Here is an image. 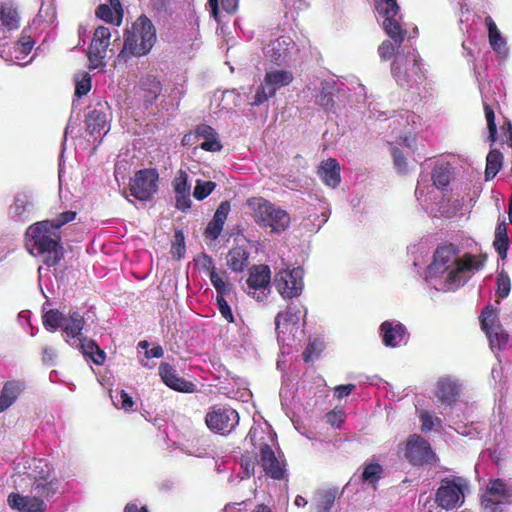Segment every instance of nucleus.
<instances>
[{
    "label": "nucleus",
    "mask_w": 512,
    "mask_h": 512,
    "mask_svg": "<svg viewBox=\"0 0 512 512\" xmlns=\"http://www.w3.org/2000/svg\"><path fill=\"white\" fill-rule=\"evenodd\" d=\"M92 87L91 75L85 72L75 84V96L81 98L89 93Z\"/></svg>",
    "instance_id": "obj_50"
},
{
    "label": "nucleus",
    "mask_w": 512,
    "mask_h": 512,
    "mask_svg": "<svg viewBox=\"0 0 512 512\" xmlns=\"http://www.w3.org/2000/svg\"><path fill=\"white\" fill-rule=\"evenodd\" d=\"M396 47L395 43L393 44L389 40H384L378 47V54L381 60H390L396 53Z\"/></svg>",
    "instance_id": "obj_54"
},
{
    "label": "nucleus",
    "mask_w": 512,
    "mask_h": 512,
    "mask_svg": "<svg viewBox=\"0 0 512 512\" xmlns=\"http://www.w3.org/2000/svg\"><path fill=\"white\" fill-rule=\"evenodd\" d=\"M404 457L413 466L430 465L437 461V456L430 443L418 434L408 437L404 449Z\"/></svg>",
    "instance_id": "obj_9"
},
{
    "label": "nucleus",
    "mask_w": 512,
    "mask_h": 512,
    "mask_svg": "<svg viewBox=\"0 0 512 512\" xmlns=\"http://www.w3.org/2000/svg\"><path fill=\"white\" fill-rule=\"evenodd\" d=\"M216 290V305L221 314V316L228 322L234 323V315L232 313L231 307L225 299V295L230 293L232 290V283L229 281H216L215 286H213Z\"/></svg>",
    "instance_id": "obj_25"
},
{
    "label": "nucleus",
    "mask_w": 512,
    "mask_h": 512,
    "mask_svg": "<svg viewBox=\"0 0 512 512\" xmlns=\"http://www.w3.org/2000/svg\"><path fill=\"white\" fill-rule=\"evenodd\" d=\"M461 498H463L461 484L457 483L455 479L444 478L435 495L438 506L446 510H452L463 502Z\"/></svg>",
    "instance_id": "obj_13"
},
{
    "label": "nucleus",
    "mask_w": 512,
    "mask_h": 512,
    "mask_svg": "<svg viewBox=\"0 0 512 512\" xmlns=\"http://www.w3.org/2000/svg\"><path fill=\"white\" fill-rule=\"evenodd\" d=\"M205 423L212 432L227 434L238 425L239 414L228 405H214L206 413Z\"/></svg>",
    "instance_id": "obj_7"
},
{
    "label": "nucleus",
    "mask_w": 512,
    "mask_h": 512,
    "mask_svg": "<svg viewBox=\"0 0 512 512\" xmlns=\"http://www.w3.org/2000/svg\"><path fill=\"white\" fill-rule=\"evenodd\" d=\"M139 85L144 93L146 104L152 105L156 102L162 92V84L154 75H145L140 78Z\"/></svg>",
    "instance_id": "obj_28"
},
{
    "label": "nucleus",
    "mask_w": 512,
    "mask_h": 512,
    "mask_svg": "<svg viewBox=\"0 0 512 512\" xmlns=\"http://www.w3.org/2000/svg\"><path fill=\"white\" fill-rule=\"evenodd\" d=\"M159 174L154 168L138 170L130 179V194L137 200H151L158 190Z\"/></svg>",
    "instance_id": "obj_8"
},
{
    "label": "nucleus",
    "mask_w": 512,
    "mask_h": 512,
    "mask_svg": "<svg viewBox=\"0 0 512 512\" xmlns=\"http://www.w3.org/2000/svg\"><path fill=\"white\" fill-rule=\"evenodd\" d=\"M391 72L396 82L404 88L417 86L426 79L421 59L416 55L411 59L408 56H396L391 65Z\"/></svg>",
    "instance_id": "obj_6"
},
{
    "label": "nucleus",
    "mask_w": 512,
    "mask_h": 512,
    "mask_svg": "<svg viewBox=\"0 0 512 512\" xmlns=\"http://www.w3.org/2000/svg\"><path fill=\"white\" fill-rule=\"evenodd\" d=\"M157 40L156 28L144 14L140 15L129 29L124 32L123 48L118 54V60L125 61L131 57L147 55Z\"/></svg>",
    "instance_id": "obj_3"
},
{
    "label": "nucleus",
    "mask_w": 512,
    "mask_h": 512,
    "mask_svg": "<svg viewBox=\"0 0 512 512\" xmlns=\"http://www.w3.org/2000/svg\"><path fill=\"white\" fill-rule=\"evenodd\" d=\"M316 103L325 109L334 106L333 94L326 88H322L316 96Z\"/></svg>",
    "instance_id": "obj_57"
},
{
    "label": "nucleus",
    "mask_w": 512,
    "mask_h": 512,
    "mask_svg": "<svg viewBox=\"0 0 512 512\" xmlns=\"http://www.w3.org/2000/svg\"><path fill=\"white\" fill-rule=\"evenodd\" d=\"M247 206L255 222L261 227L270 228L272 233L280 234L290 225L289 214L263 197L249 198Z\"/></svg>",
    "instance_id": "obj_4"
},
{
    "label": "nucleus",
    "mask_w": 512,
    "mask_h": 512,
    "mask_svg": "<svg viewBox=\"0 0 512 512\" xmlns=\"http://www.w3.org/2000/svg\"><path fill=\"white\" fill-rule=\"evenodd\" d=\"M30 239L27 246L36 250L43 258V263L49 267L56 266L64 257L60 232L49 226L48 222L40 221L31 225L27 230Z\"/></svg>",
    "instance_id": "obj_2"
},
{
    "label": "nucleus",
    "mask_w": 512,
    "mask_h": 512,
    "mask_svg": "<svg viewBox=\"0 0 512 512\" xmlns=\"http://www.w3.org/2000/svg\"><path fill=\"white\" fill-rule=\"evenodd\" d=\"M391 155L393 158L394 166L398 172L405 173L407 171V161L403 152L399 148L393 147L391 149Z\"/></svg>",
    "instance_id": "obj_55"
},
{
    "label": "nucleus",
    "mask_w": 512,
    "mask_h": 512,
    "mask_svg": "<svg viewBox=\"0 0 512 512\" xmlns=\"http://www.w3.org/2000/svg\"><path fill=\"white\" fill-rule=\"evenodd\" d=\"M77 213L75 211H65L60 213L56 218L51 220H44L49 223V226L58 231L65 224L75 220Z\"/></svg>",
    "instance_id": "obj_48"
},
{
    "label": "nucleus",
    "mask_w": 512,
    "mask_h": 512,
    "mask_svg": "<svg viewBox=\"0 0 512 512\" xmlns=\"http://www.w3.org/2000/svg\"><path fill=\"white\" fill-rule=\"evenodd\" d=\"M216 188V183L213 181L197 180L194 187L193 196L197 200H204Z\"/></svg>",
    "instance_id": "obj_45"
},
{
    "label": "nucleus",
    "mask_w": 512,
    "mask_h": 512,
    "mask_svg": "<svg viewBox=\"0 0 512 512\" xmlns=\"http://www.w3.org/2000/svg\"><path fill=\"white\" fill-rule=\"evenodd\" d=\"M503 156L499 150H491L486 157L485 179L492 180L502 167Z\"/></svg>",
    "instance_id": "obj_38"
},
{
    "label": "nucleus",
    "mask_w": 512,
    "mask_h": 512,
    "mask_svg": "<svg viewBox=\"0 0 512 512\" xmlns=\"http://www.w3.org/2000/svg\"><path fill=\"white\" fill-rule=\"evenodd\" d=\"M195 134L204 138L200 147L204 151L218 152L222 149V144L217 137V133L213 127L207 124H200L195 129Z\"/></svg>",
    "instance_id": "obj_27"
},
{
    "label": "nucleus",
    "mask_w": 512,
    "mask_h": 512,
    "mask_svg": "<svg viewBox=\"0 0 512 512\" xmlns=\"http://www.w3.org/2000/svg\"><path fill=\"white\" fill-rule=\"evenodd\" d=\"M79 347L82 353L89 357L96 365H102L105 362L106 354L98 346L96 341L80 336Z\"/></svg>",
    "instance_id": "obj_31"
},
{
    "label": "nucleus",
    "mask_w": 512,
    "mask_h": 512,
    "mask_svg": "<svg viewBox=\"0 0 512 512\" xmlns=\"http://www.w3.org/2000/svg\"><path fill=\"white\" fill-rule=\"evenodd\" d=\"M458 254L459 248L455 244H441L436 248L429 266L431 274H442L449 270L445 283L450 289L464 285L467 281L466 274L481 270L486 261V255L464 253L459 258Z\"/></svg>",
    "instance_id": "obj_1"
},
{
    "label": "nucleus",
    "mask_w": 512,
    "mask_h": 512,
    "mask_svg": "<svg viewBox=\"0 0 512 512\" xmlns=\"http://www.w3.org/2000/svg\"><path fill=\"white\" fill-rule=\"evenodd\" d=\"M346 418L342 408H334L326 414V421L332 427L339 428Z\"/></svg>",
    "instance_id": "obj_52"
},
{
    "label": "nucleus",
    "mask_w": 512,
    "mask_h": 512,
    "mask_svg": "<svg viewBox=\"0 0 512 512\" xmlns=\"http://www.w3.org/2000/svg\"><path fill=\"white\" fill-rule=\"evenodd\" d=\"M199 262L201 264V267L205 271L209 272V278L213 286H215L216 281H227V272L222 271L221 273H218L216 271L214 261L210 255L203 252L199 258Z\"/></svg>",
    "instance_id": "obj_39"
},
{
    "label": "nucleus",
    "mask_w": 512,
    "mask_h": 512,
    "mask_svg": "<svg viewBox=\"0 0 512 512\" xmlns=\"http://www.w3.org/2000/svg\"><path fill=\"white\" fill-rule=\"evenodd\" d=\"M483 107L489 130V138L492 142H494L497 139V125L495 123V113L493 108L489 104L484 103Z\"/></svg>",
    "instance_id": "obj_49"
},
{
    "label": "nucleus",
    "mask_w": 512,
    "mask_h": 512,
    "mask_svg": "<svg viewBox=\"0 0 512 512\" xmlns=\"http://www.w3.org/2000/svg\"><path fill=\"white\" fill-rule=\"evenodd\" d=\"M510 497H512V489L498 478L488 483L482 504L485 508H492V506L504 503Z\"/></svg>",
    "instance_id": "obj_17"
},
{
    "label": "nucleus",
    "mask_w": 512,
    "mask_h": 512,
    "mask_svg": "<svg viewBox=\"0 0 512 512\" xmlns=\"http://www.w3.org/2000/svg\"><path fill=\"white\" fill-rule=\"evenodd\" d=\"M20 14L16 5L12 2L0 3V38H5L6 34L17 30L20 27Z\"/></svg>",
    "instance_id": "obj_20"
},
{
    "label": "nucleus",
    "mask_w": 512,
    "mask_h": 512,
    "mask_svg": "<svg viewBox=\"0 0 512 512\" xmlns=\"http://www.w3.org/2000/svg\"><path fill=\"white\" fill-rule=\"evenodd\" d=\"M42 322L46 330L55 332L61 329L66 335V342L71 338L80 339L85 326V319L78 311L70 310L67 315L58 309H50L44 312Z\"/></svg>",
    "instance_id": "obj_5"
},
{
    "label": "nucleus",
    "mask_w": 512,
    "mask_h": 512,
    "mask_svg": "<svg viewBox=\"0 0 512 512\" xmlns=\"http://www.w3.org/2000/svg\"><path fill=\"white\" fill-rule=\"evenodd\" d=\"M482 330L490 340L491 346L501 348L508 341V336L504 333L499 324L496 309L492 306H486L479 317Z\"/></svg>",
    "instance_id": "obj_12"
},
{
    "label": "nucleus",
    "mask_w": 512,
    "mask_h": 512,
    "mask_svg": "<svg viewBox=\"0 0 512 512\" xmlns=\"http://www.w3.org/2000/svg\"><path fill=\"white\" fill-rule=\"evenodd\" d=\"M356 388L355 384H347V385H338L334 387V397L337 399H342L344 397L349 396Z\"/></svg>",
    "instance_id": "obj_60"
},
{
    "label": "nucleus",
    "mask_w": 512,
    "mask_h": 512,
    "mask_svg": "<svg viewBox=\"0 0 512 512\" xmlns=\"http://www.w3.org/2000/svg\"><path fill=\"white\" fill-rule=\"evenodd\" d=\"M59 489V483L55 477L42 478L34 480L31 486V491L39 498L43 497L49 499L53 497Z\"/></svg>",
    "instance_id": "obj_32"
},
{
    "label": "nucleus",
    "mask_w": 512,
    "mask_h": 512,
    "mask_svg": "<svg viewBox=\"0 0 512 512\" xmlns=\"http://www.w3.org/2000/svg\"><path fill=\"white\" fill-rule=\"evenodd\" d=\"M186 252L185 237L182 231H176L171 247V254L176 260H181Z\"/></svg>",
    "instance_id": "obj_46"
},
{
    "label": "nucleus",
    "mask_w": 512,
    "mask_h": 512,
    "mask_svg": "<svg viewBox=\"0 0 512 512\" xmlns=\"http://www.w3.org/2000/svg\"><path fill=\"white\" fill-rule=\"evenodd\" d=\"M509 244L510 241L507 234V224L503 221L498 223L496 226L495 237L493 241V247L502 260L507 258Z\"/></svg>",
    "instance_id": "obj_34"
},
{
    "label": "nucleus",
    "mask_w": 512,
    "mask_h": 512,
    "mask_svg": "<svg viewBox=\"0 0 512 512\" xmlns=\"http://www.w3.org/2000/svg\"><path fill=\"white\" fill-rule=\"evenodd\" d=\"M340 165L334 158L323 161L318 168L317 174L323 183L331 188H336L341 182Z\"/></svg>",
    "instance_id": "obj_24"
},
{
    "label": "nucleus",
    "mask_w": 512,
    "mask_h": 512,
    "mask_svg": "<svg viewBox=\"0 0 512 512\" xmlns=\"http://www.w3.org/2000/svg\"><path fill=\"white\" fill-rule=\"evenodd\" d=\"M383 472L384 469L379 463L366 464L362 472V480L374 485L381 479Z\"/></svg>",
    "instance_id": "obj_42"
},
{
    "label": "nucleus",
    "mask_w": 512,
    "mask_h": 512,
    "mask_svg": "<svg viewBox=\"0 0 512 512\" xmlns=\"http://www.w3.org/2000/svg\"><path fill=\"white\" fill-rule=\"evenodd\" d=\"M496 285V295L500 298L508 297L511 290V280L506 271L502 270L498 273Z\"/></svg>",
    "instance_id": "obj_44"
},
{
    "label": "nucleus",
    "mask_w": 512,
    "mask_h": 512,
    "mask_svg": "<svg viewBox=\"0 0 512 512\" xmlns=\"http://www.w3.org/2000/svg\"><path fill=\"white\" fill-rule=\"evenodd\" d=\"M56 358V352L51 347H45L42 352V361L47 365H53Z\"/></svg>",
    "instance_id": "obj_64"
},
{
    "label": "nucleus",
    "mask_w": 512,
    "mask_h": 512,
    "mask_svg": "<svg viewBox=\"0 0 512 512\" xmlns=\"http://www.w3.org/2000/svg\"><path fill=\"white\" fill-rule=\"evenodd\" d=\"M27 32L26 28L23 29L21 37L18 40L20 51L24 54H29L35 45V41Z\"/></svg>",
    "instance_id": "obj_58"
},
{
    "label": "nucleus",
    "mask_w": 512,
    "mask_h": 512,
    "mask_svg": "<svg viewBox=\"0 0 512 512\" xmlns=\"http://www.w3.org/2000/svg\"><path fill=\"white\" fill-rule=\"evenodd\" d=\"M172 185H173V189H174V192L175 194H187V193H190V188H191V185L188 181V174L186 171L180 169L173 182H172Z\"/></svg>",
    "instance_id": "obj_43"
},
{
    "label": "nucleus",
    "mask_w": 512,
    "mask_h": 512,
    "mask_svg": "<svg viewBox=\"0 0 512 512\" xmlns=\"http://www.w3.org/2000/svg\"><path fill=\"white\" fill-rule=\"evenodd\" d=\"M419 419L421 422V430L422 432H430L435 425L440 426L442 423V420L438 417H433L429 411L422 410L419 413Z\"/></svg>",
    "instance_id": "obj_47"
},
{
    "label": "nucleus",
    "mask_w": 512,
    "mask_h": 512,
    "mask_svg": "<svg viewBox=\"0 0 512 512\" xmlns=\"http://www.w3.org/2000/svg\"><path fill=\"white\" fill-rule=\"evenodd\" d=\"M303 276L301 267L281 269L274 279L276 290L285 299L299 296L304 288Z\"/></svg>",
    "instance_id": "obj_11"
},
{
    "label": "nucleus",
    "mask_w": 512,
    "mask_h": 512,
    "mask_svg": "<svg viewBox=\"0 0 512 512\" xmlns=\"http://www.w3.org/2000/svg\"><path fill=\"white\" fill-rule=\"evenodd\" d=\"M382 342L386 347H398L408 336L406 327L400 322L384 321L380 325Z\"/></svg>",
    "instance_id": "obj_19"
},
{
    "label": "nucleus",
    "mask_w": 512,
    "mask_h": 512,
    "mask_svg": "<svg viewBox=\"0 0 512 512\" xmlns=\"http://www.w3.org/2000/svg\"><path fill=\"white\" fill-rule=\"evenodd\" d=\"M8 504L12 509L21 512H44L46 509L45 502L35 496H22L18 493H10L8 495Z\"/></svg>",
    "instance_id": "obj_21"
},
{
    "label": "nucleus",
    "mask_w": 512,
    "mask_h": 512,
    "mask_svg": "<svg viewBox=\"0 0 512 512\" xmlns=\"http://www.w3.org/2000/svg\"><path fill=\"white\" fill-rule=\"evenodd\" d=\"M459 395L458 385L450 379H440L437 383L436 396L444 404H452Z\"/></svg>",
    "instance_id": "obj_30"
},
{
    "label": "nucleus",
    "mask_w": 512,
    "mask_h": 512,
    "mask_svg": "<svg viewBox=\"0 0 512 512\" xmlns=\"http://www.w3.org/2000/svg\"><path fill=\"white\" fill-rule=\"evenodd\" d=\"M484 23L488 30V38L489 44L493 50L500 52L502 48H504L506 41L502 37L500 31L497 28L496 23L492 19L491 16H486L484 19Z\"/></svg>",
    "instance_id": "obj_37"
},
{
    "label": "nucleus",
    "mask_w": 512,
    "mask_h": 512,
    "mask_svg": "<svg viewBox=\"0 0 512 512\" xmlns=\"http://www.w3.org/2000/svg\"><path fill=\"white\" fill-rule=\"evenodd\" d=\"M20 390L21 386L16 381H8L4 384L0 395V413L14 403Z\"/></svg>",
    "instance_id": "obj_36"
},
{
    "label": "nucleus",
    "mask_w": 512,
    "mask_h": 512,
    "mask_svg": "<svg viewBox=\"0 0 512 512\" xmlns=\"http://www.w3.org/2000/svg\"><path fill=\"white\" fill-rule=\"evenodd\" d=\"M95 15L110 24L116 25V15L114 16L113 9L107 4H100L95 11Z\"/></svg>",
    "instance_id": "obj_53"
},
{
    "label": "nucleus",
    "mask_w": 512,
    "mask_h": 512,
    "mask_svg": "<svg viewBox=\"0 0 512 512\" xmlns=\"http://www.w3.org/2000/svg\"><path fill=\"white\" fill-rule=\"evenodd\" d=\"M335 501V494L325 491L320 495L317 507L322 512H329Z\"/></svg>",
    "instance_id": "obj_56"
},
{
    "label": "nucleus",
    "mask_w": 512,
    "mask_h": 512,
    "mask_svg": "<svg viewBox=\"0 0 512 512\" xmlns=\"http://www.w3.org/2000/svg\"><path fill=\"white\" fill-rule=\"evenodd\" d=\"M159 375L162 381L175 391L192 393L195 390V384L179 377L176 369L169 363L164 362L160 364Z\"/></svg>",
    "instance_id": "obj_18"
},
{
    "label": "nucleus",
    "mask_w": 512,
    "mask_h": 512,
    "mask_svg": "<svg viewBox=\"0 0 512 512\" xmlns=\"http://www.w3.org/2000/svg\"><path fill=\"white\" fill-rule=\"evenodd\" d=\"M40 477L46 479L55 477L53 475V469L52 467L45 461V460H38L35 464V469L33 470V479L37 480L40 479Z\"/></svg>",
    "instance_id": "obj_51"
},
{
    "label": "nucleus",
    "mask_w": 512,
    "mask_h": 512,
    "mask_svg": "<svg viewBox=\"0 0 512 512\" xmlns=\"http://www.w3.org/2000/svg\"><path fill=\"white\" fill-rule=\"evenodd\" d=\"M110 120V107L106 101H98L86 115V130L93 135L104 130Z\"/></svg>",
    "instance_id": "obj_16"
},
{
    "label": "nucleus",
    "mask_w": 512,
    "mask_h": 512,
    "mask_svg": "<svg viewBox=\"0 0 512 512\" xmlns=\"http://www.w3.org/2000/svg\"><path fill=\"white\" fill-rule=\"evenodd\" d=\"M450 180H451V172L447 167L440 165V166H436L433 169L432 181H433V184L438 189H445L450 184Z\"/></svg>",
    "instance_id": "obj_41"
},
{
    "label": "nucleus",
    "mask_w": 512,
    "mask_h": 512,
    "mask_svg": "<svg viewBox=\"0 0 512 512\" xmlns=\"http://www.w3.org/2000/svg\"><path fill=\"white\" fill-rule=\"evenodd\" d=\"M175 207L182 212L189 210L191 208L190 193L176 194Z\"/></svg>",
    "instance_id": "obj_59"
},
{
    "label": "nucleus",
    "mask_w": 512,
    "mask_h": 512,
    "mask_svg": "<svg viewBox=\"0 0 512 512\" xmlns=\"http://www.w3.org/2000/svg\"><path fill=\"white\" fill-rule=\"evenodd\" d=\"M120 398H121V408L127 412L133 410L134 401L131 396H129L128 393H126L124 390L120 392Z\"/></svg>",
    "instance_id": "obj_62"
},
{
    "label": "nucleus",
    "mask_w": 512,
    "mask_h": 512,
    "mask_svg": "<svg viewBox=\"0 0 512 512\" xmlns=\"http://www.w3.org/2000/svg\"><path fill=\"white\" fill-rule=\"evenodd\" d=\"M228 267L236 273L243 272L249 264V252L243 246L231 248L226 256Z\"/></svg>",
    "instance_id": "obj_29"
},
{
    "label": "nucleus",
    "mask_w": 512,
    "mask_h": 512,
    "mask_svg": "<svg viewBox=\"0 0 512 512\" xmlns=\"http://www.w3.org/2000/svg\"><path fill=\"white\" fill-rule=\"evenodd\" d=\"M293 81V74L287 70L269 71L264 76L263 83L258 87L252 105L260 106L269 98L275 96L277 90L289 85Z\"/></svg>",
    "instance_id": "obj_10"
},
{
    "label": "nucleus",
    "mask_w": 512,
    "mask_h": 512,
    "mask_svg": "<svg viewBox=\"0 0 512 512\" xmlns=\"http://www.w3.org/2000/svg\"><path fill=\"white\" fill-rule=\"evenodd\" d=\"M116 14V25L120 26L123 19V9L120 0H110L109 5Z\"/></svg>",
    "instance_id": "obj_63"
},
{
    "label": "nucleus",
    "mask_w": 512,
    "mask_h": 512,
    "mask_svg": "<svg viewBox=\"0 0 512 512\" xmlns=\"http://www.w3.org/2000/svg\"><path fill=\"white\" fill-rule=\"evenodd\" d=\"M301 310L297 305L291 304L284 311L279 312L275 317V326L278 336L292 332L297 328L300 321Z\"/></svg>",
    "instance_id": "obj_22"
},
{
    "label": "nucleus",
    "mask_w": 512,
    "mask_h": 512,
    "mask_svg": "<svg viewBox=\"0 0 512 512\" xmlns=\"http://www.w3.org/2000/svg\"><path fill=\"white\" fill-rule=\"evenodd\" d=\"M271 271L268 265H254L249 269L247 285L254 290L265 289L269 286Z\"/></svg>",
    "instance_id": "obj_26"
},
{
    "label": "nucleus",
    "mask_w": 512,
    "mask_h": 512,
    "mask_svg": "<svg viewBox=\"0 0 512 512\" xmlns=\"http://www.w3.org/2000/svg\"><path fill=\"white\" fill-rule=\"evenodd\" d=\"M31 206L32 202L29 195L25 192H20L14 197V201L9 207V214L16 220H24Z\"/></svg>",
    "instance_id": "obj_33"
},
{
    "label": "nucleus",
    "mask_w": 512,
    "mask_h": 512,
    "mask_svg": "<svg viewBox=\"0 0 512 512\" xmlns=\"http://www.w3.org/2000/svg\"><path fill=\"white\" fill-rule=\"evenodd\" d=\"M377 12L384 18H395L399 13V5L396 0H375Z\"/></svg>",
    "instance_id": "obj_40"
},
{
    "label": "nucleus",
    "mask_w": 512,
    "mask_h": 512,
    "mask_svg": "<svg viewBox=\"0 0 512 512\" xmlns=\"http://www.w3.org/2000/svg\"><path fill=\"white\" fill-rule=\"evenodd\" d=\"M229 211L230 203L228 201L221 202L204 231V237L206 239L214 241L220 236Z\"/></svg>",
    "instance_id": "obj_23"
},
{
    "label": "nucleus",
    "mask_w": 512,
    "mask_h": 512,
    "mask_svg": "<svg viewBox=\"0 0 512 512\" xmlns=\"http://www.w3.org/2000/svg\"><path fill=\"white\" fill-rule=\"evenodd\" d=\"M241 466L244 468L246 475L251 476L254 474L256 459L243 455L241 459Z\"/></svg>",
    "instance_id": "obj_61"
},
{
    "label": "nucleus",
    "mask_w": 512,
    "mask_h": 512,
    "mask_svg": "<svg viewBox=\"0 0 512 512\" xmlns=\"http://www.w3.org/2000/svg\"><path fill=\"white\" fill-rule=\"evenodd\" d=\"M110 39L111 32L108 27L101 25L95 29L88 49V57L92 63L102 64L110 45Z\"/></svg>",
    "instance_id": "obj_15"
},
{
    "label": "nucleus",
    "mask_w": 512,
    "mask_h": 512,
    "mask_svg": "<svg viewBox=\"0 0 512 512\" xmlns=\"http://www.w3.org/2000/svg\"><path fill=\"white\" fill-rule=\"evenodd\" d=\"M383 29L393 40L397 47H400L405 40L406 31L402 28L397 17L383 20Z\"/></svg>",
    "instance_id": "obj_35"
},
{
    "label": "nucleus",
    "mask_w": 512,
    "mask_h": 512,
    "mask_svg": "<svg viewBox=\"0 0 512 512\" xmlns=\"http://www.w3.org/2000/svg\"><path fill=\"white\" fill-rule=\"evenodd\" d=\"M259 456V463L267 476L276 480L284 478L286 472L285 463L277 458L269 444L264 443L260 446Z\"/></svg>",
    "instance_id": "obj_14"
}]
</instances>
